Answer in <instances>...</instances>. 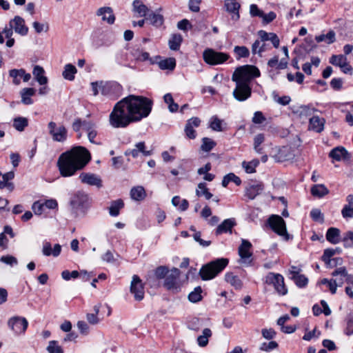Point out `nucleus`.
I'll return each instance as SVG.
<instances>
[{
	"mask_svg": "<svg viewBox=\"0 0 353 353\" xmlns=\"http://www.w3.org/2000/svg\"><path fill=\"white\" fill-rule=\"evenodd\" d=\"M152 101L141 96L129 95L116 103L110 115L114 128H125L149 115Z\"/></svg>",
	"mask_w": 353,
	"mask_h": 353,
	"instance_id": "f257e3e1",
	"label": "nucleus"
},
{
	"mask_svg": "<svg viewBox=\"0 0 353 353\" xmlns=\"http://www.w3.org/2000/svg\"><path fill=\"white\" fill-rule=\"evenodd\" d=\"M90 159V154L85 148L76 146L62 153L57 160V165L61 176L68 177L82 170Z\"/></svg>",
	"mask_w": 353,
	"mask_h": 353,
	"instance_id": "f03ea898",
	"label": "nucleus"
},
{
	"mask_svg": "<svg viewBox=\"0 0 353 353\" xmlns=\"http://www.w3.org/2000/svg\"><path fill=\"white\" fill-rule=\"evenodd\" d=\"M229 261L225 258L216 259L205 265L199 270L202 280H211L216 277L228 265Z\"/></svg>",
	"mask_w": 353,
	"mask_h": 353,
	"instance_id": "7ed1b4c3",
	"label": "nucleus"
},
{
	"mask_svg": "<svg viewBox=\"0 0 353 353\" xmlns=\"http://www.w3.org/2000/svg\"><path fill=\"white\" fill-rule=\"evenodd\" d=\"M259 70L254 65H245L238 67L232 76L233 81H239L250 85L254 78L260 77Z\"/></svg>",
	"mask_w": 353,
	"mask_h": 353,
	"instance_id": "20e7f679",
	"label": "nucleus"
},
{
	"mask_svg": "<svg viewBox=\"0 0 353 353\" xmlns=\"http://www.w3.org/2000/svg\"><path fill=\"white\" fill-rule=\"evenodd\" d=\"M268 223L274 232L283 236L285 240H289L290 235L287 232L285 222L281 216L279 215H272L268 219Z\"/></svg>",
	"mask_w": 353,
	"mask_h": 353,
	"instance_id": "39448f33",
	"label": "nucleus"
},
{
	"mask_svg": "<svg viewBox=\"0 0 353 353\" xmlns=\"http://www.w3.org/2000/svg\"><path fill=\"white\" fill-rule=\"evenodd\" d=\"M204 61L210 65L221 64L226 61L230 56L227 53L216 52L212 49H207L203 53Z\"/></svg>",
	"mask_w": 353,
	"mask_h": 353,
	"instance_id": "423d86ee",
	"label": "nucleus"
},
{
	"mask_svg": "<svg viewBox=\"0 0 353 353\" xmlns=\"http://www.w3.org/2000/svg\"><path fill=\"white\" fill-rule=\"evenodd\" d=\"M8 326L16 334L20 335L26 332L28 326V322L25 317L15 316L9 319Z\"/></svg>",
	"mask_w": 353,
	"mask_h": 353,
	"instance_id": "0eeeda50",
	"label": "nucleus"
},
{
	"mask_svg": "<svg viewBox=\"0 0 353 353\" xmlns=\"http://www.w3.org/2000/svg\"><path fill=\"white\" fill-rule=\"evenodd\" d=\"M265 282L269 284H272L275 290L281 295H285L288 292V289L284 283V279L282 275L279 274H274L270 272L265 278Z\"/></svg>",
	"mask_w": 353,
	"mask_h": 353,
	"instance_id": "6e6552de",
	"label": "nucleus"
},
{
	"mask_svg": "<svg viewBox=\"0 0 353 353\" xmlns=\"http://www.w3.org/2000/svg\"><path fill=\"white\" fill-rule=\"evenodd\" d=\"M180 270L174 268L172 269L170 273L165 276L163 285L167 290L174 293L179 291L180 287L178 283V280L180 276Z\"/></svg>",
	"mask_w": 353,
	"mask_h": 353,
	"instance_id": "1a4fd4ad",
	"label": "nucleus"
},
{
	"mask_svg": "<svg viewBox=\"0 0 353 353\" xmlns=\"http://www.w3.org/2000/svg\"><path fill=\"white\" fill-rule=\"evenodd\" d=\"M48 126L49 134L54 141L63 142L67 139L68 130L64 125H61L57 127L55 122L50 121Z\"/></svg>",
	"mask_w": 353,
	"mask_h": 353,
	"instance_id": "9d476101",
	"label": "nucleus"
},
{
	"mask_svg": "<svg viewBox=\"0 0 353 353\" xmlns=\"http://www.w3.org/2000/svg\"><path fill=\"white\" fill-rule=\"evenodd\" d=\"M234 82L236 83V88L233 91L234 97L239 101H243L250 98L252 94L250 85L239 81Z\"/></svg>",
	"mask_w": 353,
	"mask_h": 353,
	"instance_id": "9b49d317",
	"label": "nucleus"
},
{
	"mask_svg": "<svg viewBox=\"0 0 353 353\" xmlns=\"http://www.w3.org/2000/svg\"><path fill=\"white\" fill-rule=\"evenodd\" d=\"M130 292L134 294V297L137 301H141L144 297V285L137 275L132 276Z\"/></svg>",
	"mask_w": 353,
	"mask_h": 353,
	"instance_id": "f8f14e48",
	"label": "nucleus"
},
{
	"mask_svg": "<svg viewBox=\"0 0 353 353\" xmlns=\"http://www.w3.org/2000/svg\"><path fill=\"white\" fill-rule=\"evenodd\" d=\"M295 157L293 150L289 146H283L272 157L276 162L282 163L293 160Z\"/></svg>",
	"mask_w": 353,
	"mask_h": 353,
	"instance_id": "ddd939ff",
	"label": "nucleus"
},
{
	"mask_svg": "<svg viewBox=\"0 0 353 353\" xmlns=\"http://www.w3.org/2000/svg\"><path fill=\"white\" fill-rule=\"evenodd\" d=\"M201 119L198 117H192L187 121L185 126V134L187 138L194 139L196 137V132L194 128H197L201 124Z\"/></svg>",
	"mask_w": 353,
	"mask_h": 353,
	"instance_id": "4468645a",
	"label": "nucleus"
},
{
	"mask_svg": "<svg viewBox=\"0 0 353 353\" xmlns=\"http://www.w3.org/2000/svg\"><path fill=\"white\" fill-rule=\"evenodd\" d=\"M9 25H12L14 31L22 36L26 35L28 32V28L26 26L24 19L19 16L14 17L9 22Z\"/></svg>",
	"mask_w": 353,
	"mask_h": 353,
	"instance_id": "2eb2a0df",
	"label": "nucleus"
},
{
	"mask_svg": "<svg viewBox=\"0 0 353 353\" xmlns=\"http://www.w3.org/2000/svg\"><path fill=\"white\" fill-rule=\"evenodd\" d=\"M79 179L83 183L90 185H95L97 188L102 187V181L100 177L92 173L82 172Z\"/></svg>",
	"mask_w": 353,
	"mask_h": 353,
	"instance_id": "dca6fc26",
	"label": "nucleus"
},
{
	"mask_svg": "<svg viewBox=\"0 0 353 353\" xmlns=\"http://www.w3.org/2000/svg\"><path fill=\"white\" fill-rule=\"evenodd\" d=\"M132 11L136 14L137 17H145L150 12V9L141 0H134L132 2Z\"/></svg>",
	"mask_w": 353,
	"mask_h": 353,
	"instance_id": "f3484780",
	"label": "nucleus"
},
{
	"mask_svg": "<svg viewBox=\"0 0 353 353\" xmlns=\"http://www.w3.org/2000/svg\"><path fill=\"white\" fill-rule=\"evenodd\" d=\"M252 244L250 241L245 239H242L241 244L239 246L238 251L241 259L244 263H246L248 259H249L252 255V253L250 252Z\"/></svg>",
	"mask_w": 353,
	"mask_h": 353,
	"instance_id": "a211bd4d",
	"label": "nucleus"
},
{
	"mask_svg": "<svg viewBox=\"0 0 353 353\" xmlns=\"http://www.w3.org/2000/svg\"><path fill=\"white\" fill-rule=\"evenodd\" d=\"M224 6L227 12L234 14L232 17L233 19L238 20L239 19V9L241 6L236 0H225Z\"/></svg>",
	"mask_w": 353,
	"mask_h": 353,
	"instance_id": "6ab92c4d",
	"label": "nucleus"
},
{
	"mask_svg": "<svg viewBox=\"0 0 353 353\" xmlns=\"http://www.w3.org/2000/svg\"><path fill=\"white\" fill-rule=\"evenodd\" d=\"M236 225L234 219H228L224 220L216 229V235H220L223 233L232 232V228Z\"/></svg>",
	"mask_w": 353,
	"mask_h": 353,
	"instance_id": "aec40b11",
	"label": "nucleus"
},
{
	"mask_svg": "<svg viewBox=\"0 0 353 353\" xmlns=\"http://www.w3.org/2000/svg\"><path fill=\"white\" fill-rule=\"evenodd\" d=\"M98 16L102 17L103 21H107L109 24H113L115 21V17L113 14V10L110 7L100 8L97 12Z\"/></svg>",
	"mask_w": 353,
	"mask_h": 353,
	"instance_id": "412c9836",
	"label": "nucleus"
},
{
	"mask_svg": "<svg viewBox=\"0 0 353 353\" xmlns=\"http://www.w3.org/2000/svg\"><path fill=\"white\" fill-rule=\"evenodd\" d=\"M263 188L262 183L250 184L245 188V196L250 199H254L257 195L261 194Z\"/></svg>",
	"mask_w": 353,
	"mask_h": 353,
	"instance_id": "4be33fe9",
	"label": "nucleus"
},
{
	"mask_svg": "<svg viewBox=\"0 0 353 353\" xmlns=\"http://www.w3.org/2000/svg\"><path fill=\"white\" fill-rule=\"evenodd\" d=\"M9 73L10 76L13 79V83L15 85H19L20 83V80L18 79V76L22 77L25 82H28L31 78L30 74L26 73V71L23 69H12L10 70Z\"/></svg>",
	"mask_w": 353,
	"mask_h": 353,
	"instance_id": "5701e85b",
	"label": "nucleus"
},
{
	"mask_svg": "<svg viewBox=\"0 0 353 353\" xmlns=\"http://www.w3.org/2000/svg\"><path fill=\"white\" fill-rule=\"evenodd\" d=\"M329 156L336 161L350 159V155L347 151L343 147L341 146L332 149L330 151Z\"/></svg>",
	"mask_w": 353,
	"mask_h": 353,
	"instance_id": "b1692460",
	"label": "nucleus"
},
{
	"mask_svg": "<svg viewBox=\"0 0 353 353\" xmlns=\"http://www.w3.org/2000/svg\"><path fill=\"white\" fill-rule=\"evenodd\" d=\"M61 251V246L59 244H55L54 248H52L51 243L50 242H45L43 243L42 252L45 256L52 255L54 256H58Z\"/></svg>",
	"mask_w": 353,
	"mask_h": 353,
	"instance_id": "393cba45",
	"label": "nucleus"
},
{
	"mask_svg": "<svg viewBox=\"0 0 353 353\" xmlns=\"http://www.w3.org/2000/svg\"><path fill=\"white\" fill-rule=\"evenodd\" d=\"M325 121L323 118L317 116H314L310 119L309 126L310 128L316 132H321L324 129V124Z\"/></svg>",
	"mask_w": 353,
	"mask_h": 353,
	"instance_id": "a878e982",
	"label": "nucleus"
},
{
	"mask_svg": "<svg viewBox=\"0 0 353 353\" xmlns=\"http://www.w3.org/2000/svg\"><path fill=\"white\" fill-rule=\"evenodd\" d=\"M36 90L32 88H26L21 90L20 94L21 97V102L25 105H31L33 103V100L31 97L34 96Z\"/></svg>",
	"mask_w": 353,
	"mask_h": 353,
	"instance_id": "bb28decb",
	"label": "nucleus"
},
{
	"mask_svg": "<svg viewBox=\"0 0 353 353\" xmlns=\"http://www.w3.org/2000/svg\"><path fill=\"white\" fill-rule=\"evenodd\" d=\"M88 200V196L82 192H78L70 201V205L73 208L83 205Z\"/></svg>",
	"mask_w": 353,
	"mask_h": 353,
	"instance_id": "cd10ccee",
	"label": "nucleus"
},
{
	"mask_svg": "<svg viewBox=\"0 0 353 353\" xmlns=\"http://www.w3.org/2000/svg\"><path fill=\"white\" fill-rule=\"evenodd\" d=\"M346 201L348 203L343 207L341 214L345 219L353 218V195L349 194Z\"/></svg>",
	"mask_w": 353,
	"mask_h": 353,
	"instance_id": "c85d7f7f",
	"label": "nucleus"
},
{
	"mask_svg": "<svg viewBox=\"0 0 353 353\" xmlns=\"http://www.w3.org/2000/svg\"><path fill=\"white\" fill-rule=\"evenodd\" d=\"M130 196L134 201H140L143 200L146 196L145 189L142 186L132 188L130 190Z\"/></svg>",
	"mask_w": 353,
	"mask_h": 353,
	"instance_id": "c756f323",
	"label": "nucleus"
},
{
	"mask_svg": "<svg viewBox=\"0 0 353 353\" xmlns=\"http://www.w3.org/2000/svg\"><path fill=\"white\" fill-rule=\"evenodd\" d=\"M145 20L149 21L150 24L155 27H160L163 23L164 18L163 16L160 14L150 12L146 17Z\"/></svg>",
	"mask_w": 353,
	"mask_h": 353,
	"instance_id": "7c9ffc66",
	"label": "nucleus"
},
{
	"mask_svg": "<svg viewBox=\"0 0 353 353\" xmlns=\"http://www.w3.org/2000/svg\"><path fill=\"white\" fill-rule=\"evenodd\" d=\"M340 230L336 228H330L326 233V239L332 244H336L340 241Z\"/></svg>",
	"mask_w": 353,
	"mask_h": 353,
	"instance_id": "2f4dec72",
	"label": "nucleus"
},
{
	"mask_svg": "<svg viewBox=\"0 0 353 353\" xmlns=\"http://www.w3.org/2000/svg\"><path fill=\"white\" fill-rule=\"evenodd\" d=\"M121 86L116 83H105L101 82L99 84V90L103 95H110L112 90H120Z\"/></svg>",
	"mask_w": 353,
	"mask_h": 353,
	"instance_id": "473e14b6",
	"label": "nucleus"
},
{
	"mask_svg": "<svg viewBox=\"0 0 353 353\" xmlns=\"http://www.w3.org/2000/svg\"><path fill=\"white\" fill-rule=\"evenodd\" d=\"M332 275L333 276H337L339 275L342 277H344V278H345V281L347 283L353 285V275L349 274L345 267H340V268L336 269L332 273Z\"/></svg>",
	"mask_w": 353,
	"mask_h": 353,
	"instance_id": "72a5a7b5",
	"label": "nucleus"
},
{
	"mask_svg": "<svg viewBox=\"0 0 353 353\" xmlns=\"http://www.w3.org/2000/svg\"><path fill=\"white\" fill-rule=\"evenodd\" d=\"M44 70L39 65H35L33 69V75L40 85H46L48 82L46 77L43 76Z\"/></svg>",
	"mask_w": 353,
	"mask_h": 353,
	"instance_id": "f704fd0d",
	"label": "nucleus"
},
{
	"mask_svg": "<svg viewBox=\"0 0 353 353\" xmlns=\"http://www.w3.org/2000/svg\"><path fill=\"white\" fill-rule=\"evenodd\" d=\"M77 72V70L75 66L72 64L68 63L65 65L62 75L65 79L72 81L74 79V74Z\"/></svg>",
	"mask_w": 353,
	"mask_h": 353,
	"instance_id": "c9c22d12",
	"label": "nucleus"
},
{
	"mask_svg": "<svg viewBox=\"0 0 353 353\" xmlns=\"http://www.w3.org/2000/svg\"><path fill=\"white\" fill-rule=\"evenodd\" d=\"M311 193L314 196L323 197L329 193V190L324 185L318 184L312 187Z\"/></svg>",
	"mask_w": 353,
	"mask_h": 353,
	"instance_id": "e433bc0d",
	"label": "nucleus"
},
{
	"mask_svg": "<svg viewBox=\"0 0 353 353\" xmlns=\"http://www.w3.org/2000/svg\"><path fill=\"white\" fill-rule=\"evenodd\" d=\"M124 206V203L121 199H117L111 203L109 208L110 214L113 216H117L119 214V210Z\"/></svg>",
	"mask_w": 353,
	"mask_h": 353,
	"instance_id": "4c0bfd02",
	"label": "nucleus"
},
{
	"mask_svg": "<svg viewBox=\"0 0 353 353\" xmlns=\"http://www.w3.org/2000/svg\"><path fill=\"white\" fill-rule=\"evenodd\" d=\"M225 281L234 286L236 289H240L242 287V281L236 275L231 272H228L225 276Z\"/></svg>",
	"mask_w": 353,
	"mask_h": 353,
	"instance_id": "58836bf2",
	"label": "nucleus"
},
{
	"mask_svg": "<svg viewBox=\"0 0 353 353\" xmlns=\"http://www.w3.org/2000/svg\"><path fill=\"white\" fill-rule=\"evenodd\" d=\"M182 37L180 34H174L169 40V47L172 50H178L182 42Z\"/></svg>",
	"mask_w": 353,
	"mask_h": 353,
	"instance_id": "ea45409f",
	"label": "nucleus"
},
{
	"mask_svg": "<svg viewBox=\"0 0 353 353\" xmlns=\"http://www.w3.org/2000/svg\"><path fill=\"white\" fill-rule=\"evenodd\" d=\"M158 65L161 70H173L176 66V60L174 58H168L159 61Z\"/></svg>",
	"mask_w": 353,
	"mask_h": 353,
	"instance_id": "a19ab883",
	"label": "nucleus"
},
{
	"mask_svg": "<svg viewBox=\"0 0 353 353\" xmlns=\"http://www.w3.org/2000/svg\"><path fill=\"white\" fill-rule=\"evenodd\" d=\"M315 39L318 43L325 41L328 44L332 43L335 41V32L330 30L326 34L316 36Z\"/></svg>",
	"mask_w": 353,
	"mask_h": 353,
	"instance_id": "79ce46f5",
	"label": "nucleus"
},
{
	"mask_svg": "<svg viewBox=\"0 0 353 353\" xmlns=\"http://www.w3.org/2000/svg\"><path fill=\"white\" fill-rule=\"evenodd\" d=\"M212 336V332L209 328L203 330V334L198 336L197 342L199 346L205 347L208 343V339Z\"/></svg>",
	"mask_w": 353,
	"mask_h": 353,
	"instance_id": "37998d69",
	"label": "nucleus"
},
{
	"mask_svg": "<svg viewBox=\"0 0 353 353\" xmlns=\"http://www.w3.org/2000/svg\"><path fill=\"white\" fill-rule=\"evenodd\" d=\"M28 124V119L25 117H19L13 120V127L19 132L23 131Z\"/></svg>",
	"mask_w": 353,
	"mask_h": 353,
	"instance_id": "c03bdc74",
	"label": "nucleus"
},
{
	"mask_svg": "<svg viewBox=\"0 0 353 353\" xmlns=\"http://www.w3.org/2000/svg\"><path fill=\"white\" fill-rule=\"evenodd\" d=\"M198 190H196V194L198 196H204L206 199H210L212 197V194L208 191L205 183H200L198 185Z\"/></svg>",
	"mask_w": 353,
	"mask_h": 353,
	"instance_id": "a18cd8bd",
	"label": "nucleus"
},
{
	"mask_svg": "<svg viewBox=\"0 0 353 353\" xmlns=\"http://www.w3.org/2000/svg\"><path fill=\"white\" fill-rule=\"evenodd\" d=\"M202 289L200 286L194 288L188 295V300L192 303H197L202 299Z\"/></svg>",
	"mask_w": 353,
	"mask_h": 353,
	"instance_id": "49530a36",
	"label": "nucleus"
},
{
	"mask_svg": "<svg viewBox=\"0 0 353 353\" xmlns=\"http://www.w3.org/2000/svg\"><path fill=\"white\" fill-rule=\"evenodd\" d=\"M163 99L165 103L168 104V108L170 112H175L178 110L179 105L174 102V99L171 94L168 93L165 94Z\"/></svg>",
	"mask_w": 353,
	"mask_h": 353,
	"instance_id": "de8ad7c7",
	"label": "nucleus"
},
{
	"mask_svg": "<svg viewBox=\"0 0 353 353\" xmlns=\"http://www.w3.org/2000/svg\"><path fill=\"white\" fill-rule=\"evenodd\" d=\"M294 275L292 276V279H293L295 283L299 287H304L307 283V279L303 274H299V272H293Z\"/></svg>",
	"mask_w": 353,
	"mask_h": 353,
	"instance_id": "09e8293b",
	"label": "nucleus"
},
{
	"mask_svg": "<svg viewBox=\"0 0 353 353\" xmlns=\"http://www.w3.org/2000/svg\"><path fill=\"white\" fill-rule=\"evenodd\" d=\"M335 253L336 251L334 249H326L324 250L321 259L327 266L332 267L331 264V257L334 256Z\"/></svg>",
	"mask_w": 353,
	"mask_h": 353,
	"instance_id": "8fccbe9b",
	"label": "nucleus"
},
{
	"mask_svg": "<svg viewBox=\"0 0 353 353\" xmlns=\"http://www.w3.org/2000/svg\"><path fill=\"white\" fill-rule=\"evenodd\" d=\"M216 145V143L210 138L205 137L202 139L201 150L210 152Z\"/></svg>",
	"mask_w": 353,
	"mask_h": 353,
	"instance_id": "3c124183",
	"label": "nucleus"
},
{
	"mask_svg": "<svg viewBox=\"0 0 353 353\" xmlns=\"http://www.w3.org/2000/svg\"><path fill=\"white\" fill-rule=\"evenodd\" d=\"M346 60L347 58L343 54L332 55L330 59V63L334 65L341 67Z\"/></svg>",
	"mask_w": 353,
	"mask_h": 353,
	"instance_id": "603ef678",
	"label": "nucleus"
},
{
	"mask_svg": "<svg viewBox=\"0 0 353 353\" xmlns=\"http://www.w3.org/2000/svg\"><path fill=\"white\" fill-rule=\"evenodd\" d=\"M234 51L237 55V59H240L243 57H248L250 55L249 50L245 46H235Z\"/></svg>",
	"mask_w": 353,
	"mask_h": 353,
	"instance_id": "864d4df0",
	"label": "nucleus"
},
{
	"mask_svg": "<svg viewBox=\"0 0 353 353\" xmlns=\"http://www.w3.org/2000/svg\"><path fill=\"white\" fill-rule=\"evenodd\" d=\"M259 164V161L255 160L250 162L243 161L242 163V166L245 169L247 173H254L255 172V168Z\"/></svg>",
	"mask_w": 353,
	"mask_h": 353,
	"instance_id": "5fc2aeb1",
	"label": "nucleus"
},
{
	"mask_svg": "<svg viewBox=\"0 0 353 353\" xmlns=\"http://www.w3.org/2000/svg\"><path fill=\"white\" fill-rule=\"evenodd\" d=\"M343 242V245L345 248H351L353 247V232L347 231L343 234V237L342 239Z\"/></svg>",
	"mask_w": 353,
	"mask_h": 353,
	"instance_id": "6e6d98bb",
	"label": "nucleus"
},
{
	"mask_svg": "<svg viewBox=\"0 0 353 353\" xmlns=\"http://www.w3.org/2000/svg\"><path fill=\"white\" fill-rule=\"evenodd\" d=\"M265 137L263 134H258L254 139V148L258 153H262V148L260 145L264 141Z\"/></svg>",
	"mask_w": 353,
	"mask_h": 353,
	"instance_id": "4d7b16f0",
	"label": "nucleus"
},
{
	"mask_svg": "<svg viewBox=\"0 0 353 353\" xmlns=\"http://www.w3.org/2000/svg\"><path fill=\"white\" fill-rule=\"evenodd\" d=\"M317 110L314 108H312L310 105H301L299 108V114L301 117H309L311 116Z\"/></svg>",
	"mask_w": 353,
	"mask_h": 353,
	"instance_id": "13d9d810",
	"label": "nucleus"
},
{
	"mask_svg": "<svg viewBox=\"0 0 353 353\" xmlns=\"http://www.w3.org/2000/svg\"><path fill=\"white\" fill-rule=\"evenodd\" d=\"M168 272V268L166 266L162 265L156 268L154 271V274L157 279H162L163 278H165Z\"/></svg>",
	"mask_w": 353,
	"mask_h": 353,
	"instance_id": "bf43d9fd",
	"label": "nucleus"
},
{
	"mask_svg": "<svg viewBox=\"0 0 353 353\" xmlns=\"http://www.w3.org/2000/svg\"><path fill=\"white\" fill-rule=\"evenodd\" d=\"M48 350L49 353H63L61 347L58 345L56 341H50Z\"/></svg>",
	"mask_w": 353,
	"mask_h": 353,
	"instance_id": "052dcab7",
	"label": "nucleus"
},
{
	"mask_svg": "<svg viewBox=\"0 0 353 353\" xmlns=\"http://www.w3.org/2000/svg\"><path fill=\"white\" fill-rule=\"evenodd\" d=\"M212 121L210 122V127L215 131H222L221 121L216 117L212 118Z\"/></svg>",
	"mask_w": 353,
	"mask_h": 353,
	"instance_id": "680f3d73",
	"label": "nucleus"
},
{
	"mask_svg": "<svg viewBox=\"0 0 353 353\" xmlns=\"http://www.w3.org/2000/svg\"><path fill=\"white\" fill-rule=\"evenodd\" d=\"M201 232H195V233L193 234L194 239L198 242L201 246L203 247H207L209 246L211 244L210 241H204L201 238Z\"/></svg>",
	"mask_w": 353,
	"mask_h": 353,
	"instance_id": "e2e57ef3",
	"label": "nucleus"
},
{
	"mask_svg": "<svg viewBox=\"0 0 353 353\" xmlns=\"http://www.w3.org/2000/svg\"><path fill=\"white\" fill-rule=\"evenodd\" d=\"M33 28H34L37 33H41L43 31L47 32L49 29L48 24L40 23L37 21H34L32 23Z\"/></svg>",
	"mask_w": 353,
	"mask_h": 353,
	"instance_id": "0e129e2a",
	"label": "nucleus"
},
{
	"mask_svg": "<svg viewBox=\"0 0 353 353\" xmlns=\"http://www.w3.org/2000/svg\"><path fill=\"white\" fill-rule=\"evenodd\" d=\"M278 347V343L276 341H272L267 343H263L261 344L260 349L263 351H270Z\"/></svg>",
	"mask_w": 353,
	"mask_h": 353,
	"instance_id": "69168bd1",
	"label": "nucleus"
},
{
	"mask_svg": "<svg viewBox=\"0 0 353 353\" xmlns=\"http://www.w3.org/2000/svg\"><path fill=\"white\" fill-rule=\"evenodd\" d=\"M79 275V273L77 270H74L70 272L68 270H64L61 273L62 278L65 280H69L71 278H77Z\"/></svg>",
	"mask_w": 353,
	"mask_h": 353,
	"instance_id": "338daca9",
	"label": "nucleus"
},
{
	"mask_svg": "<svg viewBox=\"0 0 353 353\" xmlns=\"http://www.w3.org/2000/svg\"><path fill=\"white\" fill-rule=\"evenodd\" d=\"M263 336L268 340L272 339L276 336V332L272 329H263L261 331Z\"/></svg>",
	"mask_w": 353,
	"mask_h": 353,
	"instance_id": "774afa93",
	"label": "nucleus"
}]
</instances>
